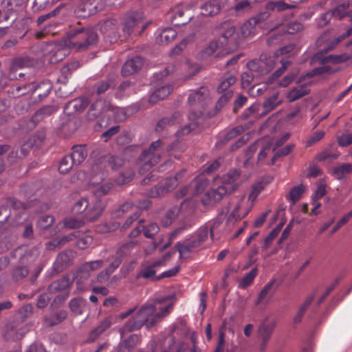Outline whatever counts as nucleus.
Wrapping results in <instances>:
<instances>
[{"label": "nucleus", "instance_id": "obj_56", "mask_svg": "<svg viewBox=\"0 0 352 352\" xmlns=\"http://www.w3.org/2000/svg\"><path fill=\"white\" fill-rule=\"evenodd\" d=\"M64 226L70 229L81 228L85 224V221L79 218H67L63 221Z\"/></svg>", "mask_w": 352, "mask_h": 352}, {"label": "nucleus", "instance_id": "obj_33", "mask_svg": "<svg viewBox=\"0 0 352 352\" xmlns=\"http://www.w3.org/2000/svg\"><path fill=\"white\" fill-rule=\"evenodd\" d=\"M103 108L104 105L101 101H96L91 104L87 113V120L89 121L97 120L101 116Z\"/></svg>", "mask_w": 352, "mask_h": 352}, {"label": "nucleus", "instance_id": "obj_30", "mask_svg": "<svg viewBox=\"0 0 352 352\" xmlns=\"http://www.w3.org/2000/svg\"><path fill=\"white\" fill-rule=\"evenodd\" d=\"M270 181L271 178L270 177H262L257 180L252 184L248 198H256Z\"/></svg>", "mask_w": 352, "mask_h": 352}, {"label": "nucleus", "instance_id": "obj_42", "mask_svg": "<svg viewBox=\"0 0 352 352\" xmlns=\"http://www.w3.org/2000/svg\"><path fill=\"white\" fill-rule=\"evenodd\" d=\"M90 277V272L88 270H82V265L78 268L76 274V287L78 290L83 291L85 289V283L88 280Z\"/></svg>", "mask_w": 352, "mask_h": 352}, {"label": "nucleus", "instance_id": "obj_45", "mask_svg": "<svg viewBox=\"0 0 352 352\" xmlns=\"http://www.w3.org/2000/svg\"><path fill=\"white\" fill-rule=\"evenodd\" d=\"M305 86V85L300 86V88H298V87L293 88L292 90H291L287 95L289 101L291 102H294V101L300 99V98L309 94L310 93V90L309 89H303Z\"/></svg>", "mask_w": 352, "mask_h": 352}, {"label": "nucleus", "instance_id": "obj_34", "mask_svg": "<svg viewBox=\"0 0 352 352\" xmlns=\"http://www.w3.org/2000/svg\"><path fill=\"white\" fill-rule=\"evenodd\" d=\"M34 89H35L34 82L24 83L12 88L10 91V94L14 98H19L32 92Z\"/></svg>", "mask_w": 352, "mask_h": 352}, {"label": "nucleus", "instance_id": "obj_25", "mask_svg": "<svg viewBox=\"0 0 352 352\" xmlns=\"http://www.w3.org/2000/svg\"><path fill=\"white\" fill-rule=\"evenodd\" d=\"M173 91V86L167 85L157 89L149 97V102L155 104L158 101L165 99Z\"/></svg>", "mask_w": 352, "mask_h": 352}, {"label": "nucleus", "instance_id": "obj_32", "mask_svg": "<svg viewBox=\"0 0 352 352\" xmlns=\"http://www.w3.org/2000/svg\"><path fill=\"white\" fill-rule=\"evenodd\" d=\"M177 36V32L172 28L164 29L156 38L158 44L166 45L173 41Z\"/></svg>", "mask_w": 352, "mask_h": 352}, {"label": "nucleus", "instance_id": "obj_4", "mask_svg": "<svg viewBox=\"0 0 352 352\" xmlns=\"http://www.w3.org/2000/svg\"><path fill=\"white\" fill-rule=\"evenodd\" d=\"M144 19V15L141 10H130L124 14L121 23L122 37L125 40L129 38L135 31V29L140 24L142 25L139 34L143 32L147 27V23H143Z\"/></svg>", "mask_w": 352, "mask_h": 352}, {"label": "nucleus", "instance_id": "obj_22", "mask_svg": "<svg viewBox=\"0 0 352 352\" xmlns=\"http://www.w3.org/2000/svg\"><path fill=\"white\" fill-rule=\"evenodd\" d=\"M192 16L188 9H177L173 16H171L172 23L175 26H182L190 21Z\"/></svg>", "mask_w": 352, "mask_h": 352}, {"label": "nucleus", "instance_id": "obj_58", "mask_svg": "<svg viewBox=\"0 0 352 352\" xmlns=\"http://www.w3.org/2000/svg\"><path fill=\"white\" fill-rule=\"evenodd\" d=\"M144 236L148 239H152L160 230L158 225L155 223H151L147 226H142Z\"/></svg>", "mask_w": 352, "mask_h": 352}, {"label": "nucleus", "instance_id": "obj_7", "mask_svg": "<svg viewBox=\"0 0 352 352\" xmlns=\"http://www.w3.org/2000/svg\"><path fill=\"white\" fill-rule=\"evenodd\" d=\"M161 144L160 140L153 142L148 149L142 151L138 157V160L143 163L140 168V173H144L146 171L149 170L159 162L160 155H155L154 152L161 146Z\"/></svg>", "mask_w": 352, "mask_h": 352}, {"label": "nucleus", "instance_id": "obj_49", "mask_svg": "<svg viewBox=\"0 0 352 352\" xmlns=\"http://www.w3.org/2000/svg\"><path fill=\"white\" fill-rule=\"evenodd\" d=\"M136 245L137 243L133 241H129L124 243L117 250L115 254L123 260L124 257L130 255Z\"/></svg>", "mask_w": 352, "mask_h": 352}, {"label": "nucleus", "instance_id": "obj_1", "mask_svg": "<svg viewBox=\"0 0 352 352\" xmlns=\"http://www.w3.org/2000/svg\"><path fill=\"white\" fill-rule=\"evenodd\" d=\"M166 298L156 299L154 305L145 304L141 307L135 315L130 318L120 329L121 337L126 333L137 331L144 325L149 329L167 316L173 309V303L162 306Z\"/></svg>", "mask_w": 352, "mask_h": 352}, {"label": "nucleus", "instance_id": "obj_46", "mask_svg": "<svg viewBox=\"0 0 352 352\" xmlns=\"http://www.w3.org/2000/svg\"><path fill=\"white\" fill-rule=\"evenodd\" d=\"M281 63V67L276 69L267 80L266 84L271 85L272 84L275 80H276L278 78H280L283 73L285 72V70L287 69L288 66L291 65V61L287 60L283 61V60H280Z\"/></svg>", "mask_w": 352, "mask_h": 352}, {"label": "nucleus", "instance_id": "obj_43", "mask_svg": "<svg viewBox=\"0 0 352 352\" xmlns=\"http://www.w3.org/2000/svg\"><path fill=\"white\" fill-rule=\"evenodd\" d=\"M86 300L81 297L72 298L69 302L70 310L75 314H82L83 308L85 306Z\"/></svg>", "mask_w": 352, "mask_h": 352}, {"label": "nucleus", "instance_id": "obj_20", "mask_svg": "<svg viewBox=\"0 0 352 352\" xmlns=\"http://www.w3.org/2000/svg\"><path fill=\"white\" fill-rule=\"evenodd\" d=\"M224 6L223 0H209L201 7V14L206 16H214L218 14Z\"/></svg>", "mask_w": 352, "mask_h": 352}, {"label": "nucleus", "instance_id": "obj_14", "mask_svg": "<svg viewBox=\"0 0 352 352\" xmlns=\"http://www.w3.org/2000/svg\"><path fill=\"white\" fill-rule=\"evenodd\" d=\"M104 207L105 204L102 199H89L84 219L90 221L97 219L101 215Z\"/></svg>", "mask_w": 352, "mask_h": 352}, {"label": "nucleus", "instance_id": "obj_47", "mask_svg": "<svg viewBox=\"0 0 352 352\" xmlns=\"http://www.w3.org/2000/svg\"><path fill=\"white\" fill-rule=\"evenodd\" d=\"M135 173L131 169H126L121 172L116 179V182L118 185H124L129 183L134 178Z\"/></svg>", "mask_w": 352, "mask_h": 352}, {"label": "nucleus", "instance_id": "obj_11", "mask_svg": "<svg viewBox=\"0 0 352 352\" xmlns=\"http://www.w3.org/2000/svg\"><path fill=\"white\" fill-rule=\"evenodd\" d=\"M100 31L106 41L110 43H116L119 37L122 36V34L120 35L118 33L116 19H112L104 21L101 25Z\"/></svg>", "mask_w": 352, "mask_h": 352}, {"label": "nucleus", "instance_id": "obj_38", "mask_svg": "<svg viewBox=\"0 0 352 352\" xmlns=\"http://www.w3.org/2000/svg\"><path fill=\"white\" fill-rule=\"evenodd\" d=\"M314 298H315L314 294H311L306 298V299L305 300V301L302 304V305L300 307L297 314H296V316L294 318V323L297 324L302 321V319L303 318V316H304L307 307L313 302Z\"/></svg>", "mask_w": 352, "mask_h": 352}, {"label": "nucleus", "instance_id": "obj_29", "mask_svg": "<svg viewBox=\"0 0 352 352\" xmlns=\"http://www.w3.org/2000/svg\"><path fill=\"white\" fill-rule=\"evenodd\" d=\"M208 184L207 179L197 178L192 181L190 186V195L195 197L202 193Z\"/></svg>", "mask_w": 352, "mask_h": 352}, {"label": "nucleus", "instance_id": "obj_41", "mask_svg": "<svg viewBox=\"0 0 352 352\" xmlns=\"http://www.w3.org/2000/svg\"><path fill=\"white\" fill-rule=\"evenodd\" d=\"M233 96L232 91H228L223 94L217 100L213 113H209V116L212 117L217 114L221 109L228 103Z\"/></svg>", "mask_w": 352, "mask_h": 352}, {"label": "nucleus", "instance_id": "obj_39", "mask_svg": "<svg viewBox=\"0 0 352 352\" xmlns=\"http://www.w3.org/2000/svg\"><path fill=\"white\" fill-rule=\"evenodd\" d=\"M164 264L162 261H157L151 265L144 267L139 273V276L144 278H150L155 275L156 271L155 268Z\"/></svg>", "mask_w": 352, "mask_h": 352}, {"label": "nucleus", "instance_id": "obj_10", "mask_svg": "<svg viewBox=\"0 0 352 352\" xmlns=\"http://www.w3.org/2000/svg\"><path fill=\"white\" fill-rule=\"evenodd\" d=\"M29 331V327L25 324L13 320L6 325L3 330V336L6 340H18Z\"/></svg>", "mask_w": 352, "mask_h": 352}, {"label": "nucleus", "instance_id": "obj_18", "mask_svg": "<svg viewBox=\"0 0 352 352\" xmlns=\"http://www.w3.org/2000/svg\"><path fill=\"white\" fill-rule=\"evenodd\" d=\"M143 65V58L136 56L124 63L122 67L121 74L123 76H131L140 70Z\"/></svg>", "mask_w": 352, "mask_h": 352}, {"label": "nucleus", "instance_id": "obj_36", "mask_svg": "<svg viewBox=\"0 0 352 352\" xmlns=\"http://www.w3.org/2000/svg\"><path fill=\"white\" fill-rule=\"evenodd\" d=\"M185 230H186V228H185V227H180V228L175 229L170 234V235L169 236V241L162 246H160V243L153 242V247L151 250H154L159 248V250L161 252L164 251L166 249H167L171 245L173 241L175 240L177 237V236L179 234H182Z\"/></svg>", "mask_w": 352, "mask_h": 352}, {"label": "nucleus", "instance_id": "obj_48", "mask_svg": "<svg viewBox=\"0 0 352 352\" xmlns=\"http://www.w3.org/2000/svg\"><path fill=\"white\" fill-rule=\"evenodd\" d=\"M76 165L69 154L64 156L59 163L58 171L61 174L67 173Z\"/></svg>", "mask_w": 352, "mask_h": 352}, {"label": "nucleus", "instance_id": "obj_16", "mask_svg": "<svg viewBox=\"0 0 352 352\" xmlns=\"http://www.w3.org/2000/svg\"><path fill=\"white\" fill-rule=\"evenodd\" d=\"M34 60L28 56H19L12 60L10 72L8 74L10 80L17 79L16 72L18 69L32 67L34 65Z\"/></svg>", "mask_w": 352, "mask_h": 352}, {"label": "nucleus", "instance_id": "obj_50", "mask_svg": "<svg viewBox=\"0 0 352 352\" xmlns=\"http://www.w3.org/2000/svg\"><path fill=\"white\" fill-rule=\"evenodd\" d=\"M296 8L295 5L288 4L283 1H271L266 4V9L268 10H276L278 12L284 11L288 9H294Z\"/></svg>", "mask_w": 352, "mask_h": 352}, {"label": "nucleus", "instance_id": "obj_55", "mask_svg": "<svg viewBox=\"0 0 352 352\" xmlns=\"http://www.w3.org/2000/svg\"><path fill=\"white\" fill-rule=\"evenodd\" d=\"M3 3L6 4L7 9L6 14H8L17 11L25 3L23 0H6Z\"/></svg>", "mask_w": 352, "mask_h": 352}, {"label": "nucleus", "instance_id": "obj_54", "mask_svg": "<svg viewBox=\"0 0 352 352\" xmlns=\"http://www.w3.org/2000/svg\"><path fill=\"white\" fill-rule=\"evenodd\" d=\"M140 341L141 339L138 335L133 334L122 342L127 349L131 352L140 343Z\"/></svg>", "mask_w": 352, "mask_h": 352}, {"label": "nucleus", "instance_id": "obj_35", "mask_svg": "<svg viewBox=\"0 0 352 352\" xmlns=\"http://www.w3.org/2000/svg\"><path fill=\"white\" fill-rule=\"evenodd\" d=\"M101 162L105 166H109L112 170H117L120 168L123 164V160L118 156L106 155L101 157Z\"/></svg>", "mask_w": 352, "mask_h": 352}, {"label": "nucleus", "instance_id": "obj_2", "mask_svg": "<svg viewBox=\"0 0 352 352\" xmlns=\"http://www.w3.org/2000/svg\"><path fill=\"white\" fill-rule=\"evenodd\" d=\"M98 41V35L94 28H74L66 32L62 42L67 48L59 49L55 53L56 57H59L62 53L65 56L69 54V49L76 52H85L91 47L96 45Z\"/></svg>", "mask_w": 352, "mask_h": 352}, {"label": "nucleus", "instance_id": "obj_53", "mask_svg": "<svg viewBox=\"0 0 352 352\" xmlns=\"http://www.w3.org/2000/svg\"><path fill=\"white\" fill-rule=\"evenodd\" d=\"M33 146H34V142L32 141V139L30 138L21 146V148H20L21 155H19L18 151H16V152L12 151L10 153V155L13 156L14 155H15L16 157H19V158L25 157L28 154L30 149L31 148H32Z\"/></svg>", "mask_w": 352, "mask_h": 352}, {"label": "nucleus", "instance_id": "obj_57", "mask_svg": "<svg viewBox=\"0 0 352 352\" xmlns=\"http://www.w3.org/2000/svg\"><path fill=\"white\" fill-rule=\"evenodd\" d=\"M257 276V269L253 268L250 272L245 274V276L241 279L240 285L245 288L250 286L254 281L255 277Z\"/></svg>", "mask_w": 352, "mask_h": 352}, {"label": "nucleus", "instance_id": "obj_19", "mask_svg": "<svg viewBox=\"0 0 352 352\" xmlns=\"http://www.w3.org/2000/svg\"><path fill=\"white\" fill-rule=\"evenodd\" d=\"M97 12V6L90 1L80 3L74 10L76 16L81 19L89 17Z\"/></svg>", "mask_w": 352, "mask_h": 352}, {"label": "nucleus", "instance_id": "obj_44", "mask_svg": "<svg viewBox=\"0 0 352 352\" xmlns=\"http://www.w3.org/2000/svg\"><path fill=\"white\" fill-rule=\"evenodd\" d=\"M115 85L114 80L112 78H108L96 82L94 87L97 94L100 95L104 93L109 89L114 87Z\"/></svg>", "mask_w": 352, "mask_h": 352}, {"label": "nucleus", "instance_id": "obj_3", "mask_svg": "<svg viewBox=\"0 0 352 352\" xmlns=\"http://www.w3.org/2000/svg\"><path fill=\"white\" fill-rule=\"evenodd\" d=\"M208 227L203 226L183 243L177 242L176 247L180 257L185 256L187 254L195 250L204 248L206 242L208 239Z\"/></svg>", "mask_w": 352, "mask_h": 352}, {"label": "nucleus", "instance_id": "obj_12", "mask_svg": "<svg viewBox=\"0 0 352 352\" xmlns=\"http://www.w3.org/2000/svg\"><path fill=\"white\" fill-rule=\"evenodd\" d=\"M210 101L209 91L206 87H201L194 93L190 94L188 97V102L190 105L197 104L198 107L204 109Z\"/></svg>", "mask_w": 352, "mask_h": 352}, {"label": "nucleus", "instance_id": "obj_60", "mask_svg": "<svg viewBox=\"0 0 352 352\" xmlns=\"http://www.w3.org/2000/svg\"><path fill=\"white\" fill-rule=\"evenodd\" d=\"M352 172V164H343L341 166H337L334 168L333 173L337 175L339 179H342L344 175L351 173Z\"/></svg>", "mask_w": 352, "mask_h": 352}, {"label": "nucleus", "instance_id": "obj_27", "mask_svg": "<svg viewBox=\"0 0 352 352\" xmlns=\"http://www.w3.org/2000/svg\"><path fill=\"white\" fill-rule=\"evenodd\" d=\"M80 66V64L78 61L72 62L65 66H63L60 69L61 75L58 78V81L65 85L68 79L72 75L74 71L77 69Z\"/></svg>", "mask_w": 352, "mask_h": 352}, {"label": "nucleus", "instance_id": "obj_6", "mask_svg": "<svg viewBox=\"0 0 352 352\" xmlns=\"http://www.w3.org/2000/svg\"><path fill=\"white\" fill-rule=\"evenodd\" d=\"M74 276L69 275L63 276L62 278L53 281L47 287L50 294H58L54 300L58 302L65 300L69 295L70 289L73 284Z\"/></svg>", "mask_w": 352, "mask_h": 352}, {"label": "nucleus", "instance_id": "obj_28", "mask_svg": "<svg viewBox=\"0 0 352 352\" xmlns=\"http://www.w3.org/2000/svg\"><path fill=\"white\" fill-rule=\"evenodd\" d=\"M34 88L32 92H35L39 100H42L49 95L52 85L50 80H43L38 83L34 82Z\"/></svg>", "mask_w": 352, "mask_h": 352}, {"label": "nucleus", "instance_id": "obj_21", "mask_svg": "<svg viewBox=\"0 0 352 352\" xmlns=\"http://www.w3.org/2000/svg\"><path fill=\"white\" fill-rule=\"evenodd\" d=\"M71 254L72 252L70 251L59 253L53 265L54 271L58 273L69 266L72 261Z\"/></svg>", "mask_w": 352, "mask_h": 352}, {"label": "nucleus", "instance_id": "obj_59", "mask_svg": "<svg viewBox=\"0 0 352 352\" xmlns=\"http://www.w3.org/2000/svg\"><path fill=\"white\" fill-rule=\"evenodd\" d=\"M89 199H78L72 208V212L75 214H85L89 206Z\"/></svg>", "mask_w": 352, "mask_h": 352}, {"label": "nucleus", "instance_id": "obj_26", "mask_svg": "<svg viewBox=\"0 0 352 352\" xmlns=\"http://www.w3.org/2000/svg\"><path fill=\"white\" fill-rule=\"evenodd\" d=\"M181 114L179 112H175L169 117H165L160 120L156 126V131L160 132L164 130L167 126H172L179 123Z\"/></svg>", "mask_w": 352, "mask_h": 352}, {"label": "nucleus", "instance_id": "obj_37", "mask_svg": "<svg viewBox=\"0 0 352 352\" xmlns=\"http://www.w3.org/2000/svg\"><path fill=\"white\" fill-rule=\"evenodd\" d=\"M67 317V312L65 310H60L54 314H52L45 318V323L49 326L56 325L66 319Z\"/></svg>", "mask_w": 352, "mask_h": 352}, {"label": "nucleus", "instance_id": "obj_9", "mask_svg": "<svg viewBox=\"0 0 352 352\" xmlns=\"http://www.w3.org/2000/svg\"><path fill=\"white\" fill-rule=\"evenodd\" d=\"M219 35L218 41L221 47H224L232 43H235L237 36H235L236 28L230 21L222 22L216 28Z\"/></svg>", "mask_w": 352, "mask_h": 352}, {"label": "nucleus", "instance_id": "obj_40", "mask_svg": "<svg viewBox=\"0 0 352 352\" xmlns=\"http://www.w3.org/2000/svg\"><path fill=\"white\" fill-rule=\"evenodd\" d=\"M275 282V280H272L264 286L263 289L260 292L258 298L255 302L256 305L261 303L268 296H272L274 293L276 289L273 288V287Z\"/></svg>", "mask_w": 352, "mask_h": 352}, {"label": "nucleus", "instance_id": "obj_5", "mask_svg": "<svg viewBox=\"0 0 352 352\" xmlns=\"http://www.w3.org/2000/svg\"><path fill=\"white\" fill-rule=\"evenodd\" d=\"M241 175L239 169H231L222 178V185L216 189H212L211 191L206 192L208 198L219 195L222 198L225 195H229L231 192L238 188L237 182Z\"/></svg>", "mask_w": 352, "mask_h": 352}, {"label": "nucleus", "instance_id": "obj_17", "mask_svg": "<svg viewBox=\"0 0 352 352\" xmlns=\"http://www.w3.org/2000/svg\"><path fill=\"white\" fill-rule=\"evenodd\" d=\"M89 101L86 97L76 98L68 102L64 107L65 113L68 115L81 113L87 108Z\"/></svg>", "mask_w": 352, "mask_h": 352}, {"label": "nucleus", "instance_id": "obj_15", "mask_svg": "<svg viewBox=\"0 0 352 352\" xmlns=\"http://www.w3.org/2000/svg\"><path fill=\"white\" fill-rule=\"evenodd\" d=\"M177 185L176 179L167 178L164 184L157 185L151 189L148 198H157L158 197L166 196L168 192L173 190Z\"/></svg>", "mask_w": 352, "mask_h": 352}, {"label": "nucleus", "instance_id": "obj_51", "mask_svg": "<svg viewBox=\"0 0 352 352\" xmlns=\"http://www.w3.org/2000/svg\"><path fill=\"white\" fill-rule=\"evenodd\" d=\"M32 311V306L31 304H26L19 309L16 314V318L19 323L23 324V322L30 316Z\"/></svg>", "mask_w": 352, "mask_h": 352}, {"label": "nucleus", "instance_id": "obj_23", "mask_svg": "<svg viewBox=\"0 0 352 352\" xmlns=\"http://www.w3.org/2000/svg\"><path fill=\"white\" fill-rule=\"evenodd\" d=\"M72 152L69 153L76 165L80 164L87 156V151L85 144H76L72 146Z\"/></svg>", "mask_w": 352, "mask_h": 352}, {"label": "nucleus", "instance_id": "obj_62", "mask_svg": "<svg viewBox=\"0 0 352 352\" xmlns=\"http://www.w3.org/2000/svg\"><path fill=\"white\" fill-rule=\"evenodd\" d=\"M132 134L124 130L122 131L116 138V142L118 145H125L129 144L132 141Z\"/></svg>", "mask_w": 352, "mask_h": 352}, {"label": "nucleus", "instance_id": "obj_31", "mask_svg": "<svg viewBox=\"0 0 352 352\" xmlns=\"http://www.w3.org/2000/svg\"><path fill=\"white\" fill-rule=\"evenodd\" d=\"M30 273L29 268L25 265H18L14 267L11 271V280L13 282H19L25 278Z\"/></svg>", "mask_w": 352, "mask_h": 352}, {"label": "nucleus", "instance_id": "obj_24", "mask_svg": "<svg viewBox=\"0 0 352 352\" xmlns=\"http://www.w3.org/2000/svg\"><path fill=\"white\" fill-rule=\"evenodd\" d=\"M56 105H46L37 110L32 116L31 120L35 124L41 122L45 117L50 116L58 110Z\"/></svg>", "mask_w": 352, "mask_h": 352}, {"label": "nucleus", "instance_id": "obj_61", "mask_svg": "<svg viewBox=\"0 0 352 352\" xmlns=\"http://www.w3.org/2000/svg\"><path fill=\"white\" fill-rule=\"evenodd\" d=\"M278 98V93H275L270 98H267L263 104V108H268L269 110H274L276 107H278L281 101L277 102Z\"/></svg>", "mask_w": 352, "mask_h": 352}, {"label": "nucleus", "instance_id": "obj_8", "mask_svg": "<svg viewBox=\"0 0 352 352\" xmlns=\"http://www.w3.org/2000/svg\"><path fill=\"white\" fill-rule=\"evenodd\" d=\"M197 199H184L180 206H174L169 209L165 215L162 223L164 226L170 225L172 221L176 218L180 212L185 211L190 214L195 211Z\"/></svg>", "mask_w": 352, "mask_h": 352}, {"label": "nucleus", "instance_id": "obj_63", "mask_svg": "<svg viewBox=\"0 0 352 352\" xmlns=\"http://www.w3.org/2000/svg\"><path fill=\"white\" fill-rule=\"evenodd\" d=\"M54 218L51 215H45L41 217L37 222L38 226L42 230L49 228L54 223Z\"/></svg>", "mask_w": 352, "mask_h": 352}, {"label": "nucleus", "instance_id": "obj_52", "mask_svg": "<svg viewBox=\"0 0 352 352\" xmlns=\"http://www.w3.org/2000/svg\"><path fill=\"white\" fill-rule=\"evenodd\" d=\"M78 232H74L69 234L65 235L60 238H57L52 243H49L47 245L48 249H51V245H54V247L58 246V245H62L66 243L68 241H72L74 239L77 237V234Z\"/></svg>", "mask_w": 352, "mask_h": 352}, {"label": "nucleus", "instance_id": "obj_64", "mask_svg": "<svg viewBox=\"0 0 352 352\" xmlns=\"http://www.w3.org/2000/svg\"><path fill=\"white\" fill-rule=\"evenodd\" d=\"M236 78L234 76H230L224 79L218 86L217 91L222 93L226 91L231 85H234L236 82Z\"/></svg>", "mask_w": 352, "mask_h": 352}, {"label": "nucleus", "instance_id": "obj_13", "mask_svg": "<svg viewBox=\"0 0 352 352\" xmlns=\"http://www.w3.org/2000/svg\"><path fill=\"white\" fill-rule=\"evenodd\" d=\"M276 327V322L274 320L268 321L265 319L258 327V336L261 339L260 345V350L263 351L265 349L267 342L271 338V335Z\"/></svg>", "mask_w": 352, "mask_h": 352}]
</instances>
